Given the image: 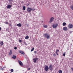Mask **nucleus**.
I'll list each match as a JSON object with an SVG mask.
<instances>
[{"mask_svg": "<svg viewBox=\"0 0 73 73\" xmlns=\"http://www.w3.org/2000/svg\"><path fill=\"white\" fill-rule=\"evenodd\" d=\"M44 37L46 38L47 39H49L50 36L48 33H46L44 34Z\"/></svg>", "mask_w": 73, "mask_h": 73, "instance_id": "1", "label": "nucleus"}, {"mask_svg": "<svg viewBox=\"0 0 73 73\" xmlns=\"http://www.w3.org/2000/svg\"><path fill=\"white\" fill-rule=\"evenodd\" d=\"M53 67L52 66V65L50 64L49 66V69L50 70H53Z\"/></svg>", "mask_w": 73, "mask_h": 73, "instance_id": "2", "label": "nucleus"}, {"mask_svg": "<svg viewBox=\"0 0 73 73\" xmlns=\"http://www.w3.org/2000/svg\"><path fill=\"white\" fill-rule=\"evenodd\" d=\"M58 26V24H56V25L54 24L52 25V27L53 28H57V26Z\"/></svg>", "mask_w": 73, "mask_h": 73, "instance_id": "3", "label": "nucleus"}, {"mask_svg": "<svg viewBox=\"0 0 73 73\" xmlns=\"http://www.w3.org/2000/svg\"><path fill=\"white\" fill-rule=\"evenodd\" d=\"M68 27L70 29L72 28H73V25L72 24H69L68 25Z\"/></svg>", "mask_w": 73, "mask_h": 73, "instance_id": "4", "label": "nucleus"}, {"mask_svg": "<svg viewBox=\"0 0 73 73\" xmlns=\"http://www.w3.org/2000/svg\"><path fill=\"white\" fill-rule=\"evenodd\" d=\"M38 60V58H34L33 60V62H34V63H36V62H37L36 61H37V60Z\"/></svg>", "mask_w": 73, "mask_h": 73, "instance_id": "5", "label": "nucleus"}, {"mask_svg": "<svg viewBox=\"0 0 73 73\" xmlns=\"http://www.w3.org/2000/svg\"><path fill=\"white\" fill-rule=\"evenodd\" d=\"M44 70L45 71H48L49 70V67L48 66H45L44 68Z\"/></svg>", "mask_w": 73, "mask_h": 73, "instance_id": "6", "label": "nucleus"}, {"mask_svg": "<svg viewBox=\"0 0 73 73\" xmlns=\"http://www.w3.org/2000/svg\"><path fill=\"white\" fill-rule=\"evenodd\" d=\"M53 20H54V18H53V17H51L50 19V20L49 21V23H52V21H53Z\"/></svg>", "mask_w": 73, "mask_h": 73, "instance_id": "7", "label": "nucleus"}, {"mask_svg": "<svg viewBox=\"0 0 73 73\" xmlns=\"http://www.w3.org/2000/svg\"><path fill=\"white\" fill-rule=\"evenodd\" d=\"M27 12H31V8H29V7H28L27 8Z\"/></svg>", "mask_w": 73, "mask_h": 73, "instance_id": "8", "label": "nucleus"}, {"mask_svg": "<svg viewBox=\"0 0 73 73\" xmlns=\"http://www.w3.org/2000/svg\"><path fill=\"white\" fill-rule=\"evenodd\" d=\"M19 53H21V54H25V53L23 51L19 50Z\"/></svg>", "mask_w": 73, "mask_h": 73, "instance_id": "9", "label": "nucleus"}, {"mask_svg": "<svg viewBox=\"0 0 73 73\" xmlns=\"http://www.w3.org/2000/svg\"><path fill=\"white\" fill-rule=\"evenodd\" d=\"M18 61L19 64L20 65H21L22 66H23V64L22 63V62H21V61L19 60Z\"/></svg>", "mask_w": 73, "mask_h": 73, "instance_id": "10", "label": "nucleus"}, {"mask_svg": "<svg viewBox=\"0 0 73 73\" xmlns=\"http://www.w3.org/2000/svg\"><path fill=\"white\" fill-rule=\"evenodd\" d=\"M63 30L66 31L68 30V29L66 27H64L63 28Z\"/></svg>", "mask_w": 73, "mask_h": 73, "instance_id": "11", "label": "nucleus"}, {"mask_svg": "<svg viewBox=\"0 0 73 73\" xmlns=\"http://www.w3.org/2000/svg\"><path fill=\"white\" fill-rule=\"evenodd\" d=\"M17 26L19 27H21V24L19 23L17 25Z\"/></svg>", "mask_w": 73, "mask_h": 73, "instance_id": "12", "label": "nucleus"}, {"mask_svg": "<svg viewBox=\"0 0 73 73\" xmlns=\"http://www.w3.org/2000/svg\"><path fill=\"white\" fill-rule=\"evenodd\" d=\"M7 8L9 9V8H11V5H9L7 6Z\"/></svg>", "mask_w": 73, "mask_h": 73, "instance_id": "13", "label": "nucleus"}, {"mask_svg": "<svg viewBox=\"0 0 73 73\" xmlns=\"http://www.w3.org/2000/svg\"><path fill=\"white\" fill-rule=\"evenodd\" d=\"M12 51L11 50H10V52L9 53V56H11L12 54Z\"/></svg>", "mask_w": 73, "mask_h": 73, "instance_id": "14", "label": "nucleus"}, {"mask_svg": "<svg viewBox=\"0 0 73 73\" xmlns=\"http://www.w3.org/2000/svg\"><path fill=\"white\" fill-rule=\"evenodd\" d=\"M16 56H15V55H13V56L12 58H13L14 59H16Z\"/></svg>", "mask_w": 73, "mask_h": 73, "instance_id": "15", "label": "nucleus"}, {"mask_svg": "<svg viewBox=\"0 0 73 73\" xmlns=\"http://www.w3.org/2000/svg\"><path fill=\"white\" fill-rule=\"evenodd\" d=\"M25 39H28L29 38V36H27L25 37Z\"/></svg>", "mask_w": 73, "mask_h": 73, "instance_id": "16", "label": "nucleus"}, {"mask_svg": "<svg viewBox=\"0 0 73 73\" xmlns=\"http://www.w3.org/2000/svg\"><path fill=\"white\" fill-rule=\"evenodd\" d=\"M26 8L25 7V6H23V10L24 11H25V9H26Z\"/></svg>", "mask_w": 73, "mask_h": 73, "instance_id": "17", "label": "nucleus"}, {"mask_svg": "<svg viewBox=\"0 0 73 73\" xmlns=\"http://www.w3.org/2000/svg\"><path fill=\"white\" fill-rule=\"evenodd\" d=\"M63 26H65L66 25V23L64 22L63 23Z\"/></svg>", "mask_w": 73, "mask_h": 73, "instance_id": "18", "label": "nucleus"}, {"mask_svg": "<svg viewBox=\"0 0 73 73\" xmlns=\"http://www.w3.org/2000/svg\"><path fill=\"white\" fill-rule=\"evenodd\" d=\"M44 27V28H47V25H44L43 26Z\"/></svg>", "mask_w": 73, "mask_h": 73, "instance_id": "19", "label": "nucleus"}, {"mask_svg": "<svg viewBox=\"0 0 73 73\" xmlns=\"http://www.w3.org/2000/svg\"><path fill=\"white\" fill-rule=\"evenodd\" d=\"M58 72L59 73H62V71L61 70H59Z\"/></svg>", "mask_w": 73, "mask_h": 73, "instance_id": "20", "label": "nucleus"}, {"mask_svg": "<svg viewBox=\"0 0 73 73\" xmlns=\"http://www.w3.org/2000/svg\"><path fill=\"white\" fill-rule=\"evenodd\" d=\"M70 8L72 10H73V5L71 6Z\"/></svg>", "mask_w": 73, "mask_h": 73, "instance_id": "21", "label": "nucleus"}, {"mask_svg": "<svg viewBox=\"0 0 73 73\" xmlns=\"http://www.w3.org/2000/svg\"><path fill=\"white\" fill-rule=\"evenodd\" d=\"M4 44V43L3 42V41L1 42V46H2V45H3Z\"/></svg>", "mask_w": 73, "mask_h": 73, "instance_id": "22", "label": "nucleus"}, {"mask_svg": "<svg viewBox=\"0 0 73 73\" xmlns=\"http://www.w3.org/2000/svg\"><path fill=\"white\" fill-rule=\"evenodd\" d=\"M35 49V48H33L31 50V52H32L34 50V49Z\"/></svg>", "mask_w": 73, "mask_h": 73, "instance_id": "23", "label": "nucleus"}, {"mask_svg": "<svg viewBox=\"0 0 73 73\" xmlns=\"http://www.w3.org/2000/svg\"><path fill=\"white\" fill-rule=\"evenodd\" d=\"M35 9H31V11H35Z\"/></svg>", "mask_w": 73, "mask_h": 73, "instance_id": "24", "label": "nucleus"}, {"mask_svg": "<svg viewBox=\"0 0 73 73\" xmlns=\"http://www.w3.org/2000/svg\"><path fill=\"white\" fill-rule=\"evenodd\" d=\"M11 72H13V69H11Z\"/></svg>", "mask_w": 73, "mask_h": 73, "instance_id": "25", "label": "nucleus"}, {"mask_svg": "<svg viewBox=\"0 0 73 73\" xmlns=\"http://www.w3.org/2000/svg\"><path fill=\"white\" fill-rule=\"evenodd\" d=\"M5 24H9V23H8V22H5Z\"/></svg>", "mask_w": 73, "mask_h": 73, "instance_id": "26", "label": "nucleus"}, {"mask_svg": "<svg viewBox=\"0 0 73 73\" xmlns=\"http://www.w3.org/2000/svg\"><path fill=\"white\" fill-rule=\"evenodd\" d=\"M14 49H15V50H16V49H17V47H15Z\"/></svg>", "mask_w": 73, "mask_h": 73, "instance_id": "27", "label": "nucleus"}, {"mask_svg": "<svg viewBox=\"0 0 73 73\" xmlns=\"http://www.w3.org/2000/svg\"><path fill=\"white\" fill-rule=\"evenodd\" d=\"M35 54L37 53V51H35L34 52Z\"/></svg>", "mask_w": 73, "mask_h": 73, "instance_id": "28", "label": "nucleus"}, {"mask_svg": "<svg viewBox=\"0 0 73 73\" xmlns=\"http://www.w3.org/2000/svg\"><path fill=\"white\" fill-rule=\"evenodd\" d=\"M63 56H65V53L63 54Z\"/></svg>", "mask_w": 73, "mask_h": 73, "instance_id": "29", "label": "nucleus"}, {"mask_svg": "<svg viewBox=\"0 0 73 73\" xmlns=\"http://www.w3.org/2000/svg\"><path fill=\"white\" fill-rule=\"evenodd\" d=\"M19 42H21V40H19Z\"/></svg>", "mask_w": 73, "mask_h": 73, "instance_id": "30", "label": "nucleus"}, {"mask_svg": "<svg viewBox=\"0 0 73 73\" xmlns=\"http://www.w3.org/2000/svg\"><path fill=\"white\" fill-rule=\"evenodd\" d=\"M53 55H54V56H56V54H54Z\"/></svg>", "mask_w": 73, "mask_h": 73, "instance_id": "31", "label": "nucleus"}, {"mask_svg": "<svg viewBox=\"0 0 73 73\" xmlns=\"http://www.w3.org/2000/svg\"><path fill=\"white\" fill-rule=\"evenodd\" d=\"M9 26H11V27H12V25L11 24H10L9 25Z\"/></svg>", "mask_w": 73, "mask_h": 73, "instance_id": "32", "label": "nucleus"}, {"mask_svg": "<svg viewBox=\"0 0 73 73\" xmlns=\"http://www.w3.org/2000/svg\"><path fill=\"white\" fill-rule=\"evenodd\" d=\"M59 50H57L56 51V52H59Z\"/></svg>", "mask_w": 73, "mask_h": 73, "instance_id": "33", "label": "nucleus"}, {"mask_svg": "<svg viewBox=\"0 0 73 73\" xmlns=\"http://www.w3.org/2000/svg\"><path fill=\"white\" fill-rule=\"evenodd\" d=\"M71 69L73 71V68H71Z\"/></svg>", "mask_w": 73, "mask_h": 73, "instance_id": "34", "label": "nucleus"}, {"mask_svg": "<svg viewBox=\"0 0 73 73\" xmlns=\"http://www.w3.org/2000/svg\"><path fill=\"white\" fill-rule=\"evenodd\" d=\"M1 30V28L0 27V31Z\"/></svg>", "mask_w": 73, "mask_h": 73, "instance_id": "35", "label": "nucleus"}, {"mask_svg": "<svg viewBox=\"0 0 73 73\" xmlns=\"http://www.w3.org/2000/svg\"><path fill=\"white\" fill-rule=\"evenodd\" d=\"M30 68H29L28 69V70H30Z\"/></svg>", "mask_w": 73, "mask_h": 73, "instance_id": "36", "label": "nucleus"}, {"mask_svg": "<svg viewBox=\"0 0 73 73\" xmlns=\"http://www.w3.org/2000/svg\"><path fill=\"white\" fill-rule=\"evenodd\" d=\"M25 45H27V43H25Z\"/></svg>", "mask_w": 73, "mask_h": 73, "instance_id": "37", "label": "nucleus"}, {"mask_svg": "<svg viewBox=\"0 0 73 73\" xmlns=\"http://www.w3.org/2000/svg\"><path fill=\"white\" fill-rule=\"evenodd\" d=\"M56 54H57L58 53H57V52L56 51Z\"/></svg>", "mask_w": 73, "mask_h": 73, "instance_id": "38", "label": "nucleus"}, {"mask_svg": "<svg viewBox=\"0 0 73 73\" xmlns=\"http://www.w3.org/2000/svg\"><path fill=\"white\" fill-rule=\"evenodd\" d=\"M57 54V56H58V54Z\"/></svg>", "mask_w": 73, "mask_h": 73, "instance_id": "39", "label": "nucleus"}]
</instances>
